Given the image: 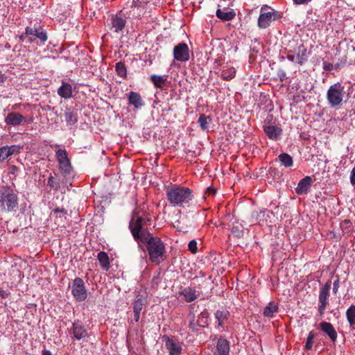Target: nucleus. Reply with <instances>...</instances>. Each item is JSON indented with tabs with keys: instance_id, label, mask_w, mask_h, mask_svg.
<instances>
[{
	"instance_id": "5701e85b",
	"label": "nucleus",
	"mask_w": 355,
	"mask_h": 355,
	"mask_svg": "<svg viewBox=\"0 0 355 355\" xmlns=\"http://www.w3.org/2000/svg\"><path fill=\"white\" fill-rule=\"evenodd\" d=\"M180 295L184 296V300L187 302H191L197 299L198 296L196 293V290L191 288L187 287L179 292Z\"/></svg>"
},
{
	"instance_id": "423d86ee",
	"label": "nucleus",
	"mask_w": 355,
	"mask_h": 355,
	"mask_svg": "<svg viewBox=\"0 0 355 355\" xmlns=\"http://www.w3.org/2000/svg\"><path fill=\"white\" fill-rule=\"evenodd\" d=\"M71 293L76 301L83 302L86 300L87 297V289L84 281L81 278L76 277L73 281Z\"/></svg>"
},
{
	"instance_id": "473e14b6",
	"label": "nucleus",
	"mask_w": 355,
	"mask_h": 355,
	"mask_svg": "<svg viewBox=\"0 0 355 355\" xmlns=\"http://www.w3.org/2000/svg\"><path fill=\"white\" fill-rule=\"evenodd\" d=\"M115 70L119 76L125 79L127 78V68L123 62H117L115 65Z\"/></svg>"
},
{
	"instance_id": "f8f14e48",
	"label": "nucleus",
	"mask_w": 355,
	"mask_h": 355,
	"mask_svg": "<svg viewBox=\"0 0 355 355\" xmlns=\"http://www.w3.org/2000/svg\"><path fill=\"white\" fill-rule=\"evenodd\" d=\"M319 327L321 331L329 336L331 342L336 341L338 334L332 324L324 321L320 323Z\"/></svg>"
},
{
	"instance_id": "f257e3e1",
	"label": "nucleus",
	"mask_w": 355,
	"mask_h": 355,
	"mask_svg": "<svg viewBox=\"0 0 355 355\" xmlns=\"http://www.w3.org/2000/svg\"><path fill=\"white\" fill-rule=\"evenodd\" d=\"M151 218L144 212L136 208L132 214L129 223V229L134 239L140 246V243L146 244L149 260L155 264H159L165 259L166 247L158 236H153L147 226L150 225Z\"/></svg>"
},
{
	"instance_id": "0eeeda50",
	"label": "nucleus",
	"mask_w": 355,
	"mask_h": 355,
	"mask_svg": "<svg viewBox=\"0 0 355 355\" xmlns=\"http://www.w3.org/2000/svg\"><path fill=\"white\" fill-rule=\"evenodd\" d=\"M331 282L328 280L324 286L321 288L319 294L318 313L320 317L324 314V311L328 305V297L329 296V290L331 288Z\"/></svg>"
},
{
	"instance_id": "20e7f679",
	"label": "nucleus",
	"mask_w": 355,
	"mask_h": 355,
	"mask_svg": "<svg viewBox=\"0 0 355 355\" xmlns=\"http://www.w3.org/2000/svg\"><path fill=\"white\" fill-rule=\"evenodd\" d=\"M345 87L340 83L331 85L327 92V99L331 107H337L342 105L345 97Z\"/></svg>"
},
{
	"instance_id": "37998d69",
	"label": "nucleus",
	"mask_w": 355,
	"mask_h": 355,
	"mask_svg": "<svg viewBox=\"0 0 355 355\" xmlns=\"http://www.w3.org/2000/svg\"><path fill=\"white\" fill-rule=\"evenodd\" d=\"M216 193V189L213 187H207L205 191L204 198L214 196Z\"/></svg>"
},
{
	"instance_id": "9d476101",
	"label": "nucleus",
	"mask_w": 355,
	"mask_h": 355,
	"mask_svg": "<svg viewBox=\"0 0 355 355\" xmlns=\"http://www.w3.org/2000/svg\"><path fill=\"white\" fill-rule=\"evenodd\" d=\"M26 34L30 37L40 40V42L44 44L48 39L46 32L42 26H27L26 28Z\"/></svg>"
},
{
	"instance_id": "2eb2a0df",
	"label": "nucleus",
	"mask_w": 355,
	"mask_h": 355,
	"mask_svg": "<svg viewBox=\"0 0 355 355\" xmlns=\"http://www.w3.org/2000/svg\"><path fill=\"white\" fill-rule=\"evenodd\" d=\"M20 147L17 145L5 146L0 148V162L6 160L8 157L17 154L19 152Z\"/></svg>"
},
{
	"instance_id": "bb28decb",
	"label": "nucleus",
	"mask_w": 355,
	"mask_h": 355,
	"mask_svg": "<svg viewBox=\"0 0 355 355\" xmlns=\"http://www.w3.org/2000/svg\"><path fill=\"white\" fill-rule=\"evenodd\" d=\"M209 316V313L207 309H205L199 314L197 320L199 327L205 328L208 327Z\"/></svg>"
},
{
	"instance_id": "72a5a7b5",
	"label": "nucleus",
	"mask_w": 355,
	"mask_h": 355,
	"mask_svg": "<svg viewBox=\"0 0 355 355\" xmlns=\"http://www.w3.org/2000/svg\"><path fill=\"white\" fill-rule=\"evenodd\" d=\"M58 164L59 169L64 176L70 175L72 171V166L71 165L70 161L64 162Z\"/></svg>"
},
{
	"instance_id": "13d9d810",
	"label": "nucleus",
	"mask_w": 355,
	"mask_h": 355,
	"mask_svg": "<svg viewBox=\"0 0 355 355\" xmlns=\"http://www.w3.org/2000/svg\"><path fill=\"white\" fill-rule=\"evenodd\" d=\"M269 213H270V211H261L259 216H261V214H262V215H263V216H264V215H265L266 214H267V216H268Z\"/></svg>"
},
{
	"instance_id": "58836bf2",
	"label": "nucleus",
	"mask_w": 355,
	"mask_h": 355,
	"mask_svg": "<svg viewBox=\"0 0 355 355\" xmlns=\"http://www.w3.org/2000/svg\"><path fill=\"white\" fill-rule=\"evenodd\" d=\"M315 336V334L314 333L313 331H311L309 333L306 340V344L304 346V350L309 351V350L312 349L313 339H314Z\"/></svg>"
},
{
	"instance_id": "cd10ccee",
	"label": "nucleus",
	"mask_w": 355,
	"mask_h": 355,
	"mask_svg": "<svg viewBox=\"0 0 355 355\" xmlns=\"http://www.w3.org/2000/svg\"><path fill=\"white\" fill-rule=\"evenodd\" d=\"M346 317L349 324V327L355 329V305H351L346 311Z\"/></svg>"
},
{
	"instance_id": "c9c22d12",
	"label": "nucleus",
	"mask_w": 355,
	"mask_h": 355,
	"mask_svg": "<svg viewBox=\"0 0 355 355\" xmlns=\"http://www.w3.org/2000/svg\"><path fill=\"white\" fill-rule=\"evenodd\" d=\"M229 312L227 311H217L215 313V317L218 321V325L222 326L225 320L227 318Z\"/></svg>"
},
{
	"instance_id": "864d4df0",
	"label": "nucleus",
	"mask_w": 355,
	"mask_h": 355,
	"mask_svg": "<svg viewBox=\"0 0 355 355\" xmlns=\"http://www.w3.org/2000/svg\"><path fill=\"white\" fill-rule=\"evenodd\" d=\"M311 0H293L294 3L295 4H304V3H308L309 1H310Z\"/></svg>"
},
{
	"instance_id": "5fc2aeb1",
	"label": "nucleus",
	"mask_w": 355,
	"mask_h": 355,
	"mask_svg": "<svg viewBox=\"0 0 355 355\" xmlns=\"http://www.w3.org/2000/svg\"><path fill=\"white\" fill-rule=\"evenodd\" d=\"M140 318V313L139 312H134V320L135 322H139Z\"/></svg>"
},
{
	"instance_id": "6e6d98bb",
	"label": "nucleus",
	"mask_w": 355,
	"mask_h": 355,
	"mask_svg": "<svg viewBox=\"0 0 355 355\" xmlns=\"http://www.w3.org/2000/svg\"><path fill=\"white\" fill-rule=\"evenodd\" d=\"M194 309H195V304H191L189 306V314H191L192 313H194Z\"/></svg>"
},
{
	"instance_id": "6e6552de",
	"label": "nucleus",
	"mask_w": 355,
	"mask_h": 355,
	"mask_svg": "<svg viewBox=\"0 0 355 355\" xmlns=\"http://www.w3.org/2000/svg\"><path fill=\"white\" fill-rule=\"evenodd\" d=\"M174 59L180 62H187L189 60V46L185 43H179L173 49Z\"/></svg>"
},
{
	"instance_id": "7ed1b4c3",
	"label": "nucleus",
	"mask_w": 355,
	"mask_h": 355,
	"mask_svg": "<svg viewBox=\"0 0 355 355\" xmlns=\"http://www.w3.org/2000/svg\"><path fill=\"white\" fill-rule=\"evenodd\" d=\"M18 196L10 187L4 186L0 189V211H16L18 208Z\"/></svg>"
},
{
	"instance_id": "2f4dec72",
	"label": "nucleus",
	"mask_w": 355,
	"mask_h": 355,
	"mask_svg": "<svg viewBox=\"0 0 355 355\" xmlns=\"http://www.w3.org/2000/svg\"><path fill=\"white\" fill-rule=\"evenodd\" d=\"M211 116L202 114L200 115L198 122L202 130H207L209 128V123L211 121Z\"/></svg>"
},
{
	"instance_id": "39448f33",
	"label": "nucleus",
	"mask_w": 355,
	"mask_h": 355,
	"mask_svg": "<svg viewBox=\"0 0 355 355\" xmlns=\"http://www.w3.org/2000/svg\"><path fill=\"white\" fill-rule=\"evenodd\" d=\"M282 17V14L265 5L261 9V14L258 19V26L260 28H268L272 20H277Z\"/></svg>"
},
{
	"instance_id": "6ab92c4d",
	"label": "nucleus",
	"mask_w": 355,
	"mask_h": 355,
	"mask_svg": "<svg viewBox=\"0 0 355 355\" xmlns=\"http://www.w3.org/2000/svg\"><path fill=\"white\" fill-rule=\"evenodd\" d=\"M128 102L133 105L135 108L138 109L144 105L141 95L135 92H130L128 94Z\"/></svg>"
},
{
	"instance_id": "f03ea898",
	"label": "nucleus",
	"mask_w": 355,
	"mask_h": 355,
	"mask_svg": "<svg viewBox=\"0 0 355 355\" xmlns=\"http://www.w3.org/2000/svg\"><path fill=\"white\" fill-rule=\"evenodd\" d=\"M166 199L173 206L183 207L189 205L193 198V191L189 187L172 184L166 189Z\"/></svg>"
},
{
	"instance_id": "79ce46f5",
	"label": "nucleus",
	"mask_w": 355,
	"mask_h": 355,
	"mask_svg": "<svg viewBox=\"0 0 355 355\" xmlns=\"http://www.w3.org/2000/svg\"><path fill=\"white\" fill-rule=\"evenodd\" d=\"M19 40L22 42L27 40L30 43L35 42V38L30 37L29 35L26 34V32L19 36Z\"/></svg>"
},
{
	"instance_id": "49530a36",
	"label": "nucleus",
	"mask_w": 355,
	"mask_h": 355,
	"mask_svg": "<svg viewBox=\"0 0 355 355\" xmlns=\"http://www.w3.org/2000/svg\"><path fill=\"white\" fill-rule=\"evenodd\" d=\"M286 58L291 62H295V60H296V57L294 54V51H293L291 50H289L287 52Z\"/></svg>"
},
{
	"instance_id": "ddd939ff",
	"label": "nucleus",
	"mask_w": 355,
	"mask_h": 355,
	"mask_svg": "<svg viewBox=\"0 0 355 355\" xmlns=\"http://www.w3.org/2000/svg\"><path fill=\"white\" fill-rule=\"evenodd\" d=\"M26 121V117L18 112H10L8 113L5 119V123L7 125L17 126L21 123Z\"/></svg>"
},
{
	"instance_id": "4c0bfd02",
	"label": "nucleus",
	"mask_w": 355,
	"mask_h": 355,
	"mask_svg": "<svg viewBox=\"0 0 355 355\" xmlns=\"http://www.w3.org/2000/svg\"><path fill=\"white\" fill-rule=\"evenodd\" d=\"M47 185L54 191H58L60 189V182L54 176L50 175L48 178Z\"/></svg>"
},
{
	"instance_id": "b1692460",
	"label": "nucleus",
	"mask_w": 355,
	"mask_h": 355,
	"mask_svg": "<svg viewBox=\"0 0 355 355\" xmlns=\"http://www.w3.org/2000/svg\"><path fill=\"white\" fill-rule=\"evenodd\" d=\"M98 260L101 268L107 271L110 268V258L105 252L101 251L98 254Z\"/></svg>"
},
{
	"instance_id": "1a4fd4ad",
	"label": "nucleus",
	"mask_w": 355,
	"mask_h": 355,
	"mask_svg": "<svg viewBox=\"0 0 355 355\" xmlns=\"http://www.w3.org/2000/svg\"><path fill=\"white\" fill-rule=\"evenodd\" d=\"M69 334L76 340H81L87 337V331L80 320H75L73 322L72 327L69 330Z\"/></svg>"
},
{
	"instance_id": "7c9ffc66",
	"label": "nucleus",
	"mask_w": 355,
	"mask_h": 355,
	"mask_svg": "<svg viewBox=\"0 0 355 355\" xmlns=\"http://www.w3.org/2000/svg\"><path fill=\"white\" fill-rule=\"evenodd\" d=\"M279 159L285 167H291L293 164V157L287 153H281Z\"/></svg>"
},
{
	"instance_id": "f704fd0d",
	"label": "nucleus",
	"mask_w": 355,
	"mask_h": 355,
	"mask_svg": "<svg viewBox=\"0 0 355 355\" xmlns=\"http://www.w3.org/2000/svg\"><path fill=\"white\" fill-rule=\"evenodd\" d=\"M188 317L190 318V321L189 323V329L194 333H196L199 331V326L198 324V321L195 320V313H192L191 314H189Z\"/></svg>"
},
{
	"instance_id": "603ef678",
	"label": "nucleus",
	"mask_w": 355,
	"mask_h": 355,
	"mask_svg": "<svg viewBox=\"0 0 355 355\" xmlns=\"http://www.w3.org/2000/svg\"><path fill=\"white\" fill-rule=\"evenodd\" d=\"M351 225H352V222L349 220H345L341 223L342 227H348V226H350Z\"/></svg>"
},
{
	"instance_id": "412c9836",
	"label": "nucleus",
	"mask_w": 355,
	"mask_h": 355,
	"mask_svg": "<svg viewBox=\"0 0 355 355\" xmlns=\"http://www.w3.org/2000/svg\"><path fill=\"white\" fill-rule=\"evenodd\" d=\"M58 94L60 97L66 99L71 98L72 96V86L63 81L58 89Z\"/></svg>"
},
{
	"instance_id": "a878e982",
	"label": "nucleus",
	"mask_w": 355,
	"mask_h": 355,
	"mask_svg": "<svg viewBox=\"0 0 355 355\" xmlns=\"http://www.w3.org/2000/svg\"><path fill=\"white\" fill-rule=\"evenodd\" d=\"M150 79L155 87L162 89L167 80V76H161L152 75L150 76Z\"/></svg>"
},
{
	"instance_id": "4468645a",
	"label": "nucleus",
	"mask_w": 355,
	"mask_h": 355,
	"mask_svg": "<svg viewBox=\"0 0 355 355\" xmlns=\"http://www.w3.org/2000/svg\"><path fill=\"white\" fill-rule=\"evenodd\" d=\"M230 342L227 339L220 337L217 340L216 349L214 352V355L230 354Z\"/></svg>"
},
{
	"instance_id": "9b49d317",
	"label": "nucleus",
	"mask_w": 355,
	"mask_h": 355,
	"mask_svg": "<svg viewBox=\"0 0 355 355\" xmlns=\"http://www.w3.org/2000/svg\"><path fill=\"white\" fill-rule=\"evenodd\" d=\"M162 338L165 341L166 347L170 355H180L181 354L182 348L177 340L166 335H164Z\"/></svg>"
},
{
	"instance_id": "ea45409f",
	"label": "nucleus",
	"mask_w": 355,
	"mask_h": 355,
	"mask_svg": "<svg viewBox=\"0 0 355 355\" xmlns=\"http://www.w3.org/2000/svg\"><path fill=\"white\" fill-rule=\"evenodd\" d=\"M144 306V301L141 298H138L133 303V311L141 313Z\"/></svg>"
},
{
	"instance_id": "3c124183",
	"label": "nucleus",
	"mask_w": 355,
	"mask_h": 355,
	"mask_svg": "<svg viewBox=\"0 0 355 355\" xmlns=\"http://www.w3.org/2000/svg\"><path fill=\"white\" fill-rule=\"evenodd\" d=\"M10 295V293L8 291L0 289V297H1L2 298H7Z\"/></svg>"
},
{
	"instance_id": "a19ab883",
	"label": "nucleus",
	"mask_w": 355,
	"mask_h": 355,
	"mask_svg": "<svg viewBox=\"0 0 355 355\" xmlns=\"http://www.w3.org/2000/svg\"><path fill=\"white\" fill-rule=\"evenodd\" d=\"M188 248L191 253L196 254L198 251L197 242L195 240L191 241L189 243Z\"/></svg>"
},
{
	"instance_id": "4be33fe9",
	"label": "nucleus",
	"mask_w": 355,
	"mask_h": 355,
	"mask_svg": "<svg viewBox=\"0 0 355 355\" xmlns=\"http://www.w3.org/2000/svg\"><path fill=\"white\" fill-rule=\"evenodd\" d=\"M122 11L121 10L119 14H116L114 17L112 19V26L114 28L115 32H119L120 31H122L126 24L125 20L122 18L119 15L121 14Z\"/></svg>"
},
{
	"instance_id": "c03bdc74",
	"label": "nucleus",
	"mask_w": 355,
	"mask_h": 355,
	"mask_svg": "<svg viewBox=\"0 0 355 355\" xmlns=\"http://www.w3.org/2000/svg\"><path fill=\"white\" fill-rule=\"evenodd\" d=\"M18 172H19V168L16 166L13 165L10 167L9 174L11 176H12L13 178H15L17 176Z\"/></svg>"
},
{
	"instance_id": "c756f323",
	"label": "nucleus",
	"mask_w": 355,
	"mask_h": 355,
	"mask_svg": "<svg viewBox=\"0 0 355 355\" xmlns=\"http://www.w3.org/2000/svg\"><path fill=\"white\" fill-rule=\"evenodd\" d=\"M235 75L236 69L234 67H229L222 70L220 76L224 80L228 81L233 79Z\"/></svg>"
},
{
	"instance_id": "09e8293b",
	"label": "nucleus",
	"mask_w": 355,
	"mask_h": 355,
	"mask_svg": "<svg viewBox=\"0 0 355 355\" xmlns=\"http://www.w3.org/2000/svg\"><path fill=\"white\" fill-rule=\"evenodd\" d=\"M350 182L355 187V166L352 168L350 173Z\"/></svg>"
},
{
	"instance_id": "4d7b16f0",
	"label": "nucleus",
	"mask_w": 355,
	"mask_h": 355,
	"mask_svg": "<svg viewBox=\"0 0 355 355\" xmlns=\"http://www.w3.org/2000/svg\"><path fill=\"white\" fill-rule=\"evenodd\" d=\"M6 77L5 76V75L0 72V83H3L6 80Z\"/></svg>"
},
{
	"instance_id": "f3484780",
	"label": "nucleus",
	"mask_w": 355,
	"mask_h": 355,
	"mask_svg": "<svg viewBox=\"0 0 355 355\" xmlns=\"http://www.w3.org/2000/svg\"><path fill=\"white\" fill-rule=\"evenodd\" d=\"M263 131L269 139L275 141H277L282 134V129L276 125L263 126Z\"/></svg>"
},
{
	"instance_id": "de8ad7c7",
	"label": "nucleus",
	"mask_w": 355,
	"mask_h": 355,
	"mask_svg": "<svg viewBox=\"0 0 355 355\" xmlns=\"http://www.w3.org/2000/svg\"><path fill=\"white\" fill-rule=\"evenodd\" d=\"M323 69L324 71H330L334 69V66L330 62H323Z\"/></svg>"
},
{
	"instance_id": "dca6fc26",
	"label": "nucleus",
	"mask_w": 355,
	"mask_h": 355,
	"mask_svg": "<svg viewBox=\"0 0 355 355\" xmlns=\"http://www.w3.org/2000/svg\"><path fill=\"white\" fill-rule=\"evenodd\" d=\"M312 179L310 176H306L302 178L298 183L295 192L298 195L306 194L311 186Z\"/></svg>"
},
{
	"instance_id": "a211bd4d",
	"label": "nucleus",
	"mask_w": 355,
	"mask_h": 355,
	"mask_svg": "<svg viewBox=\"0 0 355 355\" xmlns=\"http://www.w3.org/2000/svg\"><path fill=\"white\" fill-rule=\"evenodd\" d=\"M216 15L221 21H226L234 19L236 12L233 10L227 11L226 8L223 10L218 9L216 12Z\"/></svg>"
},
{
	"instance_id": "a18cd8bd",
	"label": "nucleus",
	"mask_w": 355,
	"mask_h": 355,
	"mask_svg": "<svg viewBox=\"0 0 355 355\" xmlns=\"http://www.w3.org/2000/svg\"><path fill=\"white\" fill-rule=\"evenodd\" d=\"M52 211H53V213H54L55 214H60L63 216H65L67 214V211L65 209L60 208V207H56Z\"/></svg>"
},
{
	"instance_id": "c85d7f7f",
	"label": "nucleus",
	"mask_w": 355,
	"mask_h": 355,
	"mask_svg": "<svg viewBox=\"0 0 355 355\" xmlns=\"http://www.w3.org/2000/svg\"><path fill=\"white\" fill-rule=\"evenodd\" d=\"M65 121L70 125H74L78 121V114L76 111L68 110L64 114Z\"/></svg>"
},
{
	"instance_id": "e433bc0d",
	"label": "nucleus",
	"mask_w": 355,
	"mask_h": 355,
	"mask_svg": "<svg viewBox=\"0 0 355 355\" xmlns=\"http://www.w3.org/2000/svg\"><path fill=\"white\" fill-rule=\"evenodd\" d=\"M56 157L58 163L70 161L65 149H59L57 150Z\"/></svg>"
},
{
	"instance_id": "393cba45",
	"label": "nucleus",
	"mask_w": 355,
	"mask_h": 355,
	"mask_svg": "<svg viewBox=\"0 0 355 355\" xmlns=\"http://www.w3.org/2000/svg\"><path fill=\"white\" fill-rule=\"evenodd\" d=\"M279 306L277 303L272 301L264 308L263 315L267 318H272L275 313H277Z\"/></svg>"
},
{
	"instance_id": "bf43d9fd",
	"label": "nucleus",
	"mask_w": 355,
	"mask_h": 355,
	"mask_svg": "<svg viewBox=\"0 0 355 355\" xmlns=\"http://www.w3.org/2000/svg\"><path fill=\"white\" fill-rule=\"evenodd\" d=\"M42 355H52L49 351L44 350L42 352Z\"/></svg>"
},
{
	"instance_id": "aec40b11",
	"label": "nucleus",
	"mask_w": 355,
	"mask_h": 355,
	"mask_svg": "<svg viewBox=\"0 0 355 355\" xmlns=\"http://www.w3.org/2000/svg\"><path fill=\"white\" fill-rule=\"evenodd\" d=\"M297 50L298 51L295 56V62L300 65H303L308 60L307 49L306 46L302 44L298 46Z\"/></svg>"
},
{
	"instance_id": "8fccbe9b",
	"label": "nucleus",
	"mask_w": 355,
	"mask_h": 355,
	"mask_svg": "<svg viewBox=\"0 0 355 355\" xmlns=\"http://www.w3.org/2000/svg\"><path fill=\"white\" fill-rule=\"evenodd\" d=\"M338 288H339V277H337L336 279L334 282L333 291L334 293H337Z\"/></svg>"
}]
</instances>
